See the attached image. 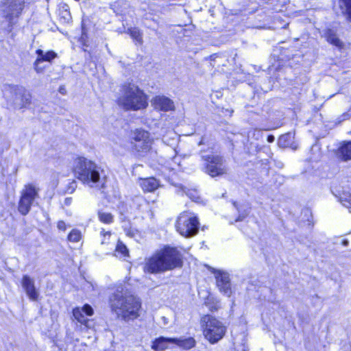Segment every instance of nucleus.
I'll use <instances>...</instances> for the list:
<instances>
[{
    "label": "nucleus",
    "instance_id": "nucleus-1",
    "mask_svg": "<svg viewBox=\"0 0 351 351\" xmlns=\"http://www.w3.org/2000/svg\"><path fill=\"white\" fill-rule=\"evenodd\" d=\"M109 304L112 312L125 322L137 319L141 302L136 296L117 291L109 298Z\"/></svg>",
    "mask_w": 351,
    "mask_h": 351
},
{
    "label": "nucleus",
    "instance_id": "nucleus-32",
    "mask_svg": "<svg viewBox=\"0 0 351 351\" xmlns=\"http://www.w3.org/2000/svg\"><path fill=\"white\" fill-rule=\"evenodd\" d=\"M77 187V183L75 180H72L71 182H69V186L67 187L66 191L69 193H72Z\"/></svg>",
    "mask_w": 351,
    "mask_h": 351
},
{
    "label": "nucleus",
    "instance_id": "nucleus-34",
    "mask_svg": "<svg viewBox=\"0 0 351 351\" xmlns=\"http://www.w3.org/2000/svg\"><path fill=\"white\" fill-rule=\"evenodd\" d=\"M58 228L60 230H65L66 229V224L63 221H60L58 223Z\"/></svg>",
    "mask_w": 351,
    "mask_h": 351
},
{
    "label": "nucleus",
    "instance_id": "nucleus-10",
    "mask_svg": "<svg viewBox=\"0 0 351 351\" xmlns=\"http://www.w3.org/2000/svg\"><path fill=\"white\" fill-rule=\"evenodd\" d=\"M24 0H8L6 9L5 10V17L9 22H12L14 17H18L21 13L23 5Z\"/></svg>",
    "mask_w": 351,
    "mask_h": 351
},
{
    "label": "nucleus",
    "instance_id": "nucleus-27",
    "mask_svg": "<svg viewBox=\"0 0 351 351\" xmlns=\"http://www.w3.org/2000/svg\"><path fill=\"white\" fill-rule=\"evenodd\" d=\"M98 217L100 221L105 223H111L114 219V217L111 213L101 210L98 211Z\"/></svg>",
    "mask_w": 351,
    "mask_h": 351
},
{
    "label": "nucleus",
    "instance_id": "nucleus-20",
    "mask_svg": "<svg viewBox=\"0 0 351 351\" xmlns=\"http://www.w3.org/2000/svg\"><path fill=\"white\" fill-rule=\"evenodd\" d=\"M158 182L154 178L143 179L141 182V186L144 191L152 192L158 186Z\"/></svg>",
    "mask_w": 351,
    "mask_h": 351
},
{
    "label": "nucleus",
    "instance_id": "nucleus-8",
    "mask_svg": "<svg viewBox=\"0 0 351 351\" xmlns=\"http://www.w3.org/2000/svg\"><path fill=\"white\" fill-rule=\"evenodd\" d=\"M11 99L15 108H25L31 103L32 95L29 92L21 86H10L8 89Z\"/></svg>",
    "mask_w": 351,
    "mask_h": 351
},
{
    "label": "nucleus",
    "instance_id": "nucleus-29",
    "mask_svg": "<svg viewBox=\"0 0 351 351\" xmlns=\"http://www.w3.org/2000/svg\"><path fill=\"white\" fill-rule=\"evenodd\" d=\"M81 238V232L76 229L72 230V231L68 235V240L71 242H78Z\"/></svg>",
    "mask_w": 351,
    "mask_h": 351
},
{
    "label": "nucleus",
    "instance_id": "nucleus-9",
    "mask_svg": "<svg viewBox=\"0 0 351 351\" xmlns=\"http://www.w3.org/2000/svg\"><path fill=\"white\" fill-rule=\"evenodd\" d=\"M37 196L38 189L32 184L26 185L22 191L19 205V211L23 215H27Z\"/></svg>",
    "mask_w": 351,
    "mask_h": 351
},
{
    "label": "nucleus",
    "instance_id": "nucleus-5",
    "mask_svg": "<svg viewBox=\"0 0 351 351\" xmlns=\"http://www.w3.org/2000/svg\"><path fill=\"white\" fill-rule=\"evenodd\" d=\"M201 323L205 338L213 344L221 340L226 334V328L223 324L211 315L202 317Z\"/></svg>",
    "mask_w": 351,
    "mask_h": 351
},
{
    "label": "nucleus",
    "instance_id": "nucleus-33",
    "mask_svg": "<svg viewBox=\"0 0 351 351\" xmlns=\"http://www.w3.org/2000/svg\"><path fill=\"white\" fill-rule=\"evenodd\" d=\"M182 189L184 191V193H186V195L187 196H189L191 199H195V194H196L195 191L189 190V189H187V191H186V188H182Z\"/></svg>",
    "mask_w": 351,
    "mask_h": 351
},
{
    "label": "nucleus",
    "instance_id": "nucleus-24",
    "mask_svg": "<svg viewBox=\"0 0 351 351\" xmlns=\"http://www.w3.org/2000/svg\"><path fill=\"white\" fill-rule=\"evenodd\" d=\"M150 138H149V132L145 131V130H136L133 133V136L132 138V141L134 143H137L138 141H147V139Z\"/></svg>",
    "mask_w": 351,
    "mask_h": 351
},
{
    "label": "nucleus",
    "instance_id": "nucleus-22",
    "mask_svg": "<svg viewBox=\"0 0 351 351\" xmlns=\"http://www.w3.org/2000/svg\"><path fill=\"white\" fill-rule=\"evenodd\" d=\"M132 143L133 144V147L136 151L138 152H146L150 149L152 141L150 138H148L147 141H138L137 143L132 141Z\"/></svg>",
    "mask_w": 351,
    "mask_h": 351
},
{
    "label": "nucleus",
    "instance_id": "nucleus-14",
    "mask_svg": "<svg viewBox=\"0 0 351 351\" xmlns=\"http://www.w3.org/2000/svg\"><path fill=\"white\" fill-rule=\"evenodd\" d=\"M93 314V308L88 305L85 304L82 308H75L73 311V315L77 322L81 324H86L88 321L86 315L90 316Z\"/></svg>",
    "mask_w": 351,
    "mask_h": 351
},
{
    "label": "nucleus",
    "instance_id": "nucleus-37",
    "mask_svg": "<svg viewBox=\"0 0 351 351\" xmlns=\"http://www.w3.org/2000/svg\"><path fill=\"white\" fill-rule=\"evenodd\" d=\"M102 234H103L104 239H106V237H108L109 238L111 234L110 232H104V231L102 232Z\"/></svg>",
    "mask_w": 351,
    "mask_h": 351
},
{
    "label": "nucleus",
    "instance_id": "nucleus-23",
    "mask_svg": "<svg viewBox=\"0 0 351 351\" xmlns=\"http://www.w3.org/2000/svg\"><path fill=\"white\" fill-rule=\"evenodd\" d=\"M233 205L235 207V208L237 210L239 215L238 217L235 219V221H243L245 217H247V215L250 213V208L248 207H243V206H239L237 203L236 202H233Z\"/></svg>",
    "mask_w": 351,
    "mask_h": 351
},
{
    "label": "nucleus",
    "instance_id": "nucleus-40",
    "mask_svg": "<svg viewBox=\"0 0 351 351\" xmlns=\"http://www.w3.org/2000/svg\"><path fill=\"white\" fill-rule=\"evenodd\" d=\"M104 243H106V241H105L104 240H103V241H101V244H104Z\"/></svg>",
    "mask_w": 351,
    "mask_h": 351
},
{
    "label": "nucleus",
    "instance_id": "nucleus-2",
    "mask_svg": "<svg viewBox=\"0 0 351 351\" xmlns=\"http://www.w3.org/2000/svg\"><path fill=\"white\" fill-rule=\"evenodd\" d=\"M182 254L176 247H165L146 261L144 270L156 274L181 267Z\"/></svg>",
    "mask_w": 351,
    "mask_h": 351
},
{
    "label": "nucleus",
    "instance_id": "nucleus-11",
    "mask_svg": "<svg viewBox=\"0 0 351 351\" xmlns=\"http://www.w3.org/2000/svg\"><path fill=\"white\" fill-rule=\"evenodd\" d=\"M151 102L156 110L167 112L173 110L175 108L173 101L164 95L156 96Z\"/></svg>",
    "mask_w": 351,
    "mask_h": 351
},
{
    "label": "nucleus",
    "instance_id": "nucleus-13",
    "mask_svg": "<svg viewBox=\"0 0 351 351\" xmlns=\"http://www.w3.org/2000/svg\"><path fill=\"white\" fill-rule=\"evenodd\" d=\"M21 285L29 298L36 301L39 293L35 287L34 279L28 275H24L22 278Z\"/></svg>",
    "mask_w": 351,
    "mask_h": 351
},
{
    "label": "nucleus",
    "instance_id": "nucleus-3",
    "mask_svg": "<svg viewBox=\"0 0 351 351\" xmlns=\"http://www.w3.org/2000/svg\"><path fill=\"white\" fill-rule=\"evenodd\" d=\"M118 103L126 110H141L147 106L145 95L138 86L131 84L123 86V93L119 98Z\"/></svg>",
    "mask_w": 351,
    "mask_h": 351
},
{
    "label": "nucleus",
    "instance_id": "nucleus-19",
    "mask_svg": "<svg viewBox=\"0 0 351 351\" xmlns=\"http://www.w3.org/2000/svg\"><path fill=\"white\" fill-rule=\"evenodd\" d=\"M338 3L342 14L351 23V0H338Z\"/></svg>",
    "mask_w": 351,
    "mask_h": 351
},
{
    "label": "nucleus",
    "instance_id": "nucleus-16",
    "mask_svg": "<svg viewBox=\"0 0 351 351\" xmlns=\"http://www.w3.org/2000/svg\"><path fill=\"white\" fill-rule=\"evenodd\" d=\"M174 338L160 337L152 341V349L154 351H164L170 343H174Z\"/></svg>",
    "mask_w": 351,
    "mask_h": 351
},
{
    "label": "nucleus",
    "instance_id": "nucleus-39",
    "mask_svg": "<svg viewBox=\"0 0 351 351\" xmlns=\"http://www.w3.org/2000/svg\"><path fill=\"white\" fill-rule=\"evenodd\" d=\"M314 223H315V221H314L313 220H310V219H308V226H313L314 225Z\"/></svg>",
    "mask_w": 351,
    "mask_h": 351
},
{
    "label": "nucleus",
    "instance_id": "nucleus-31",
    "mask_svg": "<svg viewBox=\"0 0 351 351\" xmlns=\"http://www.w3.org/2000/svg\"><path fill=\"white\" fill-rule=\"evenodd\" d=\"M290 138H291V134L288 133V134H283V135L280 136L278 143L280 145L286 147L289 145V143H287V141Z\"/></svg>",
    "mask_w": 351,
    "mask_h": 351
},
{
    "label": "nucleus",
    "instance_id": "nucleus-15",
    "mask_svg": "<svg viewBox=\"0 0 351 351\" xmlns=\"http://www.w3.org/2000/svg\"><path fill=\"white\" fill-rule=\"evenodd\" d=\"M36 53L38 55V58L34 62V69L37 73L42 71V69L39 68L38 64L43 61H48L51 62L53 59H54L57 54L53 51H49L46 53L41 49L36 50Z\"/></svg>",
    "mask_w": 351,
    "mask_h": 351
},
{
    "label": "nucleus",
    "instance_id": "nucleus-7",
    "mask_svg": "<svg viewBox=\"0 0 351 351\" xmlns=\"http://www.w3.org/2000/svg\"><path fill=\"white\" fill-rule=\"evenodd\" d=\"M205 161L206 172L211 177L219 176L227 173L224 160L217 155H204L202 156Z\"/></svg>",
    "mask_w": 351,
    "mask_h": 351
},
{
    "label": "nucleus",
    "instance_id": "nucleus-28",
    "mask_svg": "<svg viewBox=\"0 0 351 351\" xmlns=\"http://www.w3.org/2000/svg\"><path fill=\"white\" fill-rule=\"evenodd\" d=\"M60 16L65 23H69L71 20V16L69 10V6L66 4H64L61 7L60 10Z\"/></svg>",
    "mask_w": 351,
    "mask_h": 351
},
{
    "label": "nucleus",
    "instance_id": "nucleus-4",
    "mask_svg": "<svg viewBox=\"0 0 351 351\" xmlns=\"http://www.w3.org/2000/svg\"><path fill=\"white\" fill-rule=\"evenodd\" d=\"M100 168L93 161L84 158H78L74 167V172L83 183L93 186L100 180Z\"/></svg>",
    "mask_w": 351,
    "mask_h": 351
},
{
    "label": "nucleus",
    "instance_id": "nucleus-35",
    "mask_svg": "<svg viewBox=\"0 0 351 351\" xmlns=\"http://www.w3.org/2000/svg\"><path fill=\"white\" fill-rule=\"evenodd\" d=\"M59 92L62 94V95H66V90L64 86H60L59 88Z\"/></svg>",
    "mask_w": 351,
    "mask_h": 351
},
{
    "label": "nucleus",
    "instance_id": "nucleus-25",
    "mask_svg": "<svg viewBox=\"0 0 351 351\" xmlns=\"http://www.w3.org/2000/svg\"><path fill=\"white\" fill-rule=\"evenodd\" d=\"M278 49L280 53L278 56V58L280 60L288 61L293 57L292 50H290L289 49H284L282 47H279Z\"/></svg>",
    "mask_w": 351,
    "mask_h": 351
},
{
    "label": "nucleus",
    "instance_id": "nucleus-17",
    "mask_svg": "<svg viewBox=\"0 0 351 351\" xmlns=\"http://www.w3.org/2000/svg\"><path fill=\"white\" fill-rule=\"evenodd\" d=\"M337 156L341 161L351 160V141H344L337 149Z\"/></svg>",
    "mask_w": 351,
    "mask_h": 351
},
{
    "label": "nucleus",
    "instance_id": "nucleus-36",
    "mask_svg": "<svg viewBox=\"0 0 351 351\" xmlns=\"http://www.w3.org/2000/svg\"><path fill=\"white\" fill-rule=\"evenodd\" d=\"M274 139H275V138H274V136L273 135H269V136H267V141H268L269 143H272V142H274Z\"/></svg>",
    "mask_w": 351,
    "mask_h": 351
},
{
    "label": "nucleus",
    "instance_id": "nucleus-26",
    "mask_svg": "<svg viewBox=\"0 0 351 351\" xmlns=\"http://www.w3.org/2000/svg\"><path fill=\"white\" fill-rule=\"evenodd\" d=\"M128 32L131 37L139 44L143 43V34L141 31L137 27H132L128 29Z\"/></svg>",
    "mask_w": 351,
    "mask_h": 351
},
{
    "label": "nucleus",
    "instance_id": "nucleus-6",
    "mask_svg": "<svg viewBox=\"0 0 351 351\" xmlns=\"http://www.w3.org/2000/svg\"><path fill=\"white\" fill-rule=\"evenodd\" d=\"M199 226V223L197 218L187 212L181 213L176 222L178 232L185 237L195 235L198 232Z\"/></svg>",
    "mask_w": 351,
    "mask_h": 351
},
{
    "label": "nucleus",
    "instance_id": "nucleus-21",
    "mask_svg": "<svg viewBox=\"0 0 351 351\" xmlns=\"http://www.w3.org/2000/svg\"><path fill=\"white\" fill-rule=\"evenodd\" d=\"M174 343L184 348L190 349L195 346V341L193 338L189 337L186 339L174 338Z\"/></svg>",
    "mask_w": 351,
    "mask_h": 351
},
{
    "label": "nucleus",
    "instance_id": "nucleus-30",
    "mask_svg": "<svg viewBox=\"0 0 351 351\" xmlns=\"http://www.w3.org/2000/svg\"><path fill=\"white\" fill-rule=\"evenodd\" d=\"M116 250L117 252L121 253L123 256H126L128 253L126 246L121 241L118 242Z\"/></svg>",
    "mask_w": 351,
    "mask_h": 351
},
{
    "label": "nucleus",
    "instance_id": "nucleus-18",
    "mask_svg": "<svg viewBox=\"0 0 351 351\" xmlns=\"http://www.w3.org/2000/svg\"><path fill=\"white\" fill-rule=\"evenodd\" d=\"M325 39L332 46L337 48L339 50H341L344 47L343 43L339 39L338 36L332 30L328 29L325 32Z\"/></svg>",
    "mask_w": 351,
    "mask_h": 351
},
{
    "label": "nucleus",
    "instance_id": "nucleus-12",
    "mask_svg": "<svg viewBox=\"0 0 351 351\" xmlns=\"http://www.w3.org/2000/svg\"><path fill=\"white\" fill-rule=\"evenodd\" d=\"M215 278L217 285L219 290L227 296H230L232 293L230 287V280L228 273L218 271L216 272Z\"/></svg>",
    "mask_w": 351,
    "mask_h": 351
},
{
    "label": "nucleus",
    "instance_id": "nucleus-38",
    "mask_svg": "<svg viewBox=\"0 0 351 351\" xmlns=\"http://www.w3.org/2000/svg\"><path fill=\"white\" fill-rule=\"evenodd\" d=\"M71 202V197H67V198L65 199V204H67V205L70 204Z\"/></svg>",
    "mask_w": 351,
    "mask_h": 351
}]
</instances>
